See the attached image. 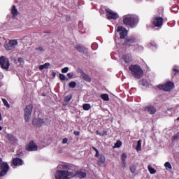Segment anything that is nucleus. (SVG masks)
Masks as SVG:
<instances>
[{
    "instance_id": "nucleus-1",
    "label": "nucleus",
    "mask_w": 179,
    "mask_h": 179,
    "mask_svg": "<svg viewBox=\"0 0 179 179\" xmlns=\"http://www.w3.org/2000/svg\"><path fill=\"white\" fill-rule=\"evenodd\" d=\"M59 169L62 171H57L55 173L56 179H69L73 177H78V178H85L87 174L86 172L76 171V166L69 164H63L59 165Z\"/></svg>"
},
{
    "instance_id": "nucleus-2",
    "label": "nucleus",
    "mask_w": 179,
    "mask_h": 179,
    "mask_svg": "<svg viewBox=\"0 0 179 179\" xmlns=\"http://www.w3.org/2000/svg\"><path fill=\"white\" fill-rule=\"evenodd\" d=\"M123 23L125 26H129L134 29L138 26L139 23V17L134 14H128L123 16Z\"/></svg>"
},
{
    "instance_id": "nucleus-3",
    "label": "nucleus",
    "mask_w": 179,
    "mask_h": 179,
    "mask_svg": "<svg viewBox=\"0 0 179 179\" xmlns=\"http://www.w3.org/2000/svg\"><path fill=\"white\" fill-rule=\"evenodd\" d=\"M132 76L136 79H141L143 76V70L138 64H131L129 68Z\"/></svg>"
},
{
    "instance_id": "nucleus-4",
    "label": "nucleus",
    "mask_w": 179,
    "mask_h": 179,
    "mask_svg": "<svg viewBox=\"0 0 179 179\" xmlns=\"http://www.w3.org/2000/svg\"><path fill=\"white\" fill-rule=\"evenodd\" d=\"M32 124L36 128H40V127H43V125H50V124H51V120L48 118H34L32 121Z\"/></svg>"
},
{
    "instance_id": "nucleus-5",
    "label": "nucleus",
    "mask_w": 179,
    "mask_h": 179,
    "mask_svg": "<svg viewBox=\"0 0 179 179\" xmlns=\"http://www.w3.org/2000/svg\"><path fill=\"white\" fill-rule=\"evenodd\" d=\"M0 177H5L9 171V164L8 162L2 161V158L0 157Z\"/></svg>"
},
{
    "instance_id": "nucleus-6",
    "label": "nucleus",
    "mask_w": 179,
    "mask_h": 179,
    "mask_svg": "<svg viewBox=\"0 0 179 179\" xmlns=\"http://www.w3.org/2000/svg\"><path fill=\"white\" fill-rule=\"evenodd\" d=\"M33 111V105H27L24 109V118L26 122H29L31 118V112Z\"/></svg>"
},
{
    "instance_id": "nucleus-7",
    "label": "nucleus",
    "mask_w": 179,
    "mask_h": 179,
    "mask_svg": "<svg viewBox=\"0 0 179 179\" xmlns=\"http://www.w3.org/2000/svg\"><path fill=\"white\" fill-rule=\"evenodd\" d=\"M0 66L2 69L8 71V69H9V66H10L9 59L5 56L0 57Z\"/></svg>"
},
{
    "instance_id": "nucleus-8",
    "label": "nucleus",
    "mask_w": 179,
    "mask_h": 179,
    "mask_svg": "<svg viewBox=\"0 0 179 179\" xmlns=\"http://www.w3.org/2000/svg\"><path fill=\"white\" fill-rule=\"evenodd\" d=\"M105 10L106 12V16H107L108 20H117V19L120 17V15H118V13L113 11V10L110 8H106Z\"/></svg>"
},
{
    "instance_id": "nucleus-9",
    "label": "nucleus",
    "mask_w": 179,
    "mask_h": 179,
    "mask_svg": "<svg viewBox=\"0 0 179 179\" xmlns=\"http://www.w3.org/2000/svg\"><path fill=\"white\" fill-rule=\"evenodd\" d=\"M138 41V40L136 39V38L135 36H128L123 45H125L126 47H131V46H135V45L136 44V42Z\"/></svg>"
},
{
    "instance_id": "nucleus-10",
    "label": "nucleus",
    "mask_w": 179,
    "mask_h": 179,
    "mask_svg": "<svg viewBox=\"0 0 179 179\" xmlns=\"http://www.w3.org/2000/svg\"><path fill=\"white\" fill-rule=\"evenodd\" d=\"M158 88L161 90H164V92H170V90H173V89H174V83L169 81L166 84L158 85Z\"/></svg>"
},
{
    "instance_id": "nucleus-11",
    "label": "nucleus",
    "mask_w": 179,
    "mask_h": 179,
    "mask_svg": "<svg viewBox=\"0 0 179 179\" xmlns=\"http://www.w3.org/2000/svg\"><path fill=\"white\" fill-rule=\"evenodd\" d=\"M17 45V40H10L9 42L5 45V48L6 51H10L11 50H13Z\"/></svg>"
},
{
    "instance_id": "nucleus-12",
    "label": "nucleus",
    "mask_w": 179,
    "mask_h": 179,
    "mask_svg": "<svg viewBox=\"0 0 179 179\" xmlns=\"http://www.w3.org/2000/svg\"><path fill=\"white\" fill-rule=\"evenodd\" d=\"M117 31L120 34V38H125L128 36V31L122 26L117 27Z\"/></svg>"
},
{
    "instance_id": "nucleus-13",
    "label": "nucleus",
    "mask_w": 179,
    "mask_h": 179,
    "mask_svg": "<svg viewBox=\"0 0 179 179\" xmlns=\"http://www.w3.org/2000/svg\"><path fill=\"white\" fill-rule=\"evenodd\" d=\"M163 20H164V19L162 17H154L152 23L155 27H162V26H163Z\"/></svg>"
},
{
    "instance_id": "nucleus-14",
    "label": "nucleus",
    "mask_w": 179,
    "mask_h": 179,
    "mask_svg": "<svg viewBox=\"0 0 179 179\" xmlns=\"http://www.w3.org/2000/svg\"><path fill=\"white\" fill-rule=\"evenodd\" d=\"M144 111H146L148 114L153 115V114H156V107L153 105H148L144 107Z\"/></svg>"
},
{
    "instance_id": "nucleus-15",
    "label": "nucleus",
    "mask_w": 179,
    "mask_h": 179,
    "mask_svg": "<svg viewBox=\"0 0 179 179\" xmlns=\"http://www.w3.org/2000/svg\"><path fill=\"white\" fill-rule=\"evenodd\" d=\"M37 149V145H36L33 141H30L29 145L26 147V150H28V152H35Z\"/></svg>"
},
{
    "instance_id": "nucleus-16",
    "label": "nucleus",
    "mask_w": 179,
    "mask_h": 179,
    "mask_svg": "<svg viewBox=\"0 0 179 179\" xmlns=\"http://www.w3.org/2000/svg\"><path fill=\"white\" fill-rule=\"evenodd\" d=\"M122 59L126 64H130V62H132V61H134V59L132 58V55L131 54L123 55Z\"/></svg>"
},
{
    "instance_id": "nucleus-17",
    "label": "nucleus",
    "mask_w": 179,
    "mask_h": 179,
    "mask_svg": "<svg viewBox=\"0 0 179 179\" xmlns=\"http://www.w3.org/2000/svg\"><path fill=\"white\" fill-rule=\"evenodd\" d=\"M75 48L77 51H78L79 52H81L82 54H87V52H86V48L80 45H76L75 46Z\"/></svg>"
},
{
    "instance_id": "nucleus-18",
    "label": "nucleus",
    "mask_w": 179,
    "mask_h": 179,
    "mask_svg": "<svg viewBox=\"0 0 179 179\" xmlns=\"http://www.w3.org/2000/svg\"><path fill=\"white\" fill-rule=\"evenodd\" d=\"M23 160L20 158H15L13 160V164L14 166H22L23 164Z\"/></svg>"
},
{
    "instance_id": "nucleus-19",
    "label": "nucleus",
    "mask_w": 179,
    "mask_h": 179,
    "mask_svg": "<svg viewBox=\"0 0 179 179\" xmlns=\"http://www.w3.org/2000/svg\"><path fill=\"white\" fill-rule=\"evenodd\" d=\"M7 138L9 141V142H10V143H12L13 145V143H16L17 142V138H16V137L10 134L7 135Z\"/></svg>"
},
{
    "instance_id": "nucleus-20",
    "label": "nucleus",
    "mask_w": 179,
    "mask_h": 179,
    "mask_svg": "<svg viewBox=\"0 0 179 179\" xmlns=\"http://www.w3.org/2000/svg\"><path fill=\"white\" fill-rule=\"evenodd\" d=\"M98 159L99 166H101V164H104V163H106V156H104V155L101 154Z\"/></svg>"
},
{
    "instance_id": "nucleus-21",
    "label": "nucleus",
    "mask_w": 179,
    "mask_h": 179,
    "mask_svg": "<svg viewBox=\"0 0 179 179\" xmlns=\"http://www.w3.org/2000/svg\"><path fill=\"white\" fill-rule=\"evenodd\" d=\"M179 73V67L178 66H174L172 69V76H176Z\"/></svg>"
},
{
    "instance_id": "nucleus-22",
    "label": "nucleus",
    "mask_w": 179,
    "mask_h": 179,
    "mask_svg": "<svg viewBox=\"0 0 179 179\" xmlns=\"http://www.w3.org/2000/svg\"><path fill=\"white\" fill-rule=\"evenodd\" d=\"M17 8H16V6H13L12 8H11V15L13 16V17H15V16H17Z\"/></svg>"
},
{
    "instance_id": "nucleus-23",
    "label": "nucleus",
    "mask_w": 179,
    "mask_h": 179,
    "mask_svg": "<svg viewBox=\"0 0 179 179\" xmlns=\"http://www.w3.org/2000/svg\"><path fill=\"white\" fill-rule=\"evenodd\" d=\"M49 66H51V64L45 63L43 65L39 66L40 71H43V69H48Z\"/></svg>"
},
{
    "instance_id": "nucleus-24",
    "label": "nucleus",
    "mask_w": 179,
    "mask_h": 179,
    "mask_svg": "<svg viewBox=\"0 0 179 179\" xmlns=\"http://www.w3.org/2000/svg\"><path fill=\"white\" fill-rule=\"evenodd\" d=\"M137 152L142 150V140H138L136 148Z\"/></svg>"
},
{
    "instance_id": "nucleus-25",
    "label": "nucleus",
    "mask_w": 179,
    "mask_h": 179,
    "mask_svg": "<svg viewBox=\"0 0 179 179\" xmlns=\"http://www.w3.org/2000/svg\"><path fill=\"white\" fill-rule=\"evenodd\" d=\"M101 99H102V100H104V101H109L110 100V97L108 96V94H101Z\"/></svg>"
},
{
    "instance_id": "nucleus-26",
    "label": "nucleus",
    "mask_w": 179,
    "mask_h": 179,
    "mask_svg": "<svg viewBox=\"0 0 179 179\" xmlns=\"http://www.w3.org/2000/svg\"><path fill=\"white\" fill-rule=\"evenodd\" d=\"M83 110H85V111H89V110L92 108V106L90 105V103H84L83 105Z\"/></svg>"
},
{
    "instance_id": "nucleus-27",
    "label": "nucleus",
    "mask_w": 179,
    "mask_h": 179,
    "mask_svg": "<svg viewBox=\"0 0 179 179\" xmlns=\"http://www.w3.org/2000/svg\"><path fill=\"white\" fill-rule=\"evenodd\" d=\"M148 171L150 174H156V169H155L153 167H152L151 165H148Z\"/></svg>"
},
{
    "instance_id": "nucleus-28",
    "label": "nucleus",
    "mask_w": 179,
    "mask_h": 179,
    "mask_svg": "<svg viewBox=\"0 0 179 179\" xmlns=\"http://www.w3.org/2000/svg\"><path fill=\"white\" fill-rule=\"evenodd\" d=\"M83 79L86 80V82H92V78L86 73L83 74Z\"/></svg>"
},
{
    "instance_id": "nucleus-29",
    "label": "nucleus",
    "mask_w": 179,
    "mask_h": 179,
    "mask_svg": "<svg viewBox=\"0 0 179 179\" xmlns=\"http://www.w3.org/2000/svg\"><path fill=\"white\" fill-rule=\"evenodd\" d=\"M140 85H142V86H145V87H148V86H149V83L146 80H141L140 81Z\"/></svg>"
},
{
    "instance_id": "nucleus-30",
    "label": "nucleus",
    "mask_w": 179,
    "mask_h": 179,
    "mask_svg": "<svg viewBox=\"0 0 179 179\" xmlns=\"http://www.w3.org/2000/svg\"><path fill=\"white\" fill-rule=\"evenodd\" d=\"M164 166L166 169V170H171L173 167L171 166V164L170 162H167L164 164Z\"/></svg>"
},
{
    "instance_id": "nucleus-31",
    "label": "nucleus",
    "mask_w": 179,
    "mask_h": 179,
    "mask_svg": "<svg viewBox=\"0 0 179 179\" xmlns=\"http://www.w3.org/2000/svg\"><path fill=\"white\" fill-rule=\"evenodd\" d=\"M70 100H72L71 94H69L64 97V101H66V103H69Z\"/></svg>"
},
{
    "instance_id": "nucleus-32",
    "label": "nucleus",
    "mask_w": 179,
    "mask_h": 179,
    "mask_svg": "<svg viewBox=\"0 0 179 179\" xmlns=\"http://www.w3.org/2000/svg\"><path fill=\"white\" fill-rule=\"evenodd\" d=\"M2 101L4 106L7 107V108H10V105L9 104V103H8V101L6 99L2 98Z\"/></svg>"
},
{
    "instance_id": "nucleus-33",
    "label": "nucleus",
    "mask_w": 179,
    "mask_h": 179,
    "mask_svg": "<svg viewBox=\"0 0 179 179\" xmlns=\"http://www.w3.org/2000/svg\"><path fill=\"white\" fill-rule=\"evenodd\" d=\"M92 149L96 152L95 157H97L99 159V157H100V152H99V150H97V148H96L95 147H92Z\"/></svg>"
},
{
    "instance_id": "nucleus-34",
    "label": "nucleus",
    "mask_w": 179,
    "mask_h": 179,
    "mask_svg": "<svg viewBox=\"0 0 179 179\" xmlns=\"http://www.w3.org/2000/svg\"><path fill=\"white\" fill-rule=\"evenodd\" d=\"M126 160H127V154L123 153L122 155V164H125Z\"/></svg>"
},
{
    "instance_id": "nucleus-35",
    "label": "nucleus",
    "mask_w": 179,
    "mask_h": 179,
    "mask_svg": "<svg viewBox=\"0 0 179 179\" xmlns=\"http://www.w3.org/2000/svg\"><path fill=\"white\" fill-rule=\"evenodd\" d=\"M129 169H130L131 173H132L133 174H134V173H136V166L135 165H131Z\"/></svg>"
},
{
    "instance_id": "nucleus-36",
    "label": "nucleus",
    "mask_w": 179,
    "mask_h": 179,
    "mask_svg": "<svg viewBox=\"0 0 179 179\" xmlns=\"http://www.w3.org/2000/svg\"><path fill=\"white\" fill-rule=\"evenodd\" d=\"M134 48H136V50H137V51H142V50H143V46L139 45L138 44L134 45Z\"/></svg>"
},
{
    "instance_id": "nucleus-37",
    "label": "nucleus",
    "mask_w": 179,
    "mask_h": 179,
    "mask_svg": "<svg viewBox=\"0 0 179 179\" xmlns=\"http://www.w3.org/2000/svg\"><path fill=\"white\" fill-rule=\"evenodd\" d=\"M69 87H71V89H75V87H76V82H71L69 85Z\"/></svg>"
},
{
    "instance_id": "nucleus-38",
    "label": "nucleus",
    "mask_w": 179,
    "mask_h": 179,
    "mask_svg": "<svg viewBox=\"0 0 179 179\" xmlns=\"http://www.w3.org/2000/svg\"><path fill=\"white\" fill-rule=\"evenodd\" d=\"M150 45H151L152 48H157V44H156V43L153 41H151V42L150 43Z\"/></svg>"
},
{
    "instance_id": "nucleus-39",
    "label": "nucleus",
    "mask_w": 179,
    "mask_h": 179,
    "mask_svg": "<svg viewBox=\"0 0 179 179\" xmlns=\"http://www.w3.org/2000/svg\"><path fill=\"white\" fill-rule=\"evenodd\" d=\"M91 47L92 50H94V51H95V50H97V48H99V45L96 43H92Z\"/></svg>"
},
{
    "instance_id": "nucleus-40",
    "label": "nucleus",
    "mask_w": 179,
    "mask_h": 179,
    "mask_svg": "<svg viewBox=\"0 0 179 179\" xmlns=\"http://www.w3.org/2000/svg\"><path fill=\"white\" fill-rule=\"evenodd\" d=\"M59 79L61 80H66V76L64 74H59Z\"/></svg>"
},
{
    "instance_id": "nucleus-41",
    "label": "nucleus",
    "mask_w": 179,
    "mask_h": 179,
    "mask_svg": "<svg viewBox=\"0 0 179 179\" xmlns=\"http://www.w3.org/2000/svg\"><path fill=\"white\" fill-rule=\"evenodd\" d=\"M69 71V67H64L62 69V73H66Z\"/></svg>"
},
{
    "instance_id": "nucleus-42",
    "label": "nucleus",
    "mask_w": 179,
    "mask_h": 179,
    "mask_svg": "<svg viewBox=\"0 0 179 179\" xmlns=\"http://www.w3.org/2000/svg\"><path fill=\"white\" fill-rule=\"evenodd\" d=\"M121 145H122V143L120 141H117L115 144V148H120Z\"/></svg>"
},
{
    "instance_id": "nucleus-43",
    "label": "nucleus",
    "mask_w": 179,
    "mask_h": 179,
    "mask_svg": "<svg viewBox=\"0 0 179 179\" xmlns=\"http://www.w3.org/2000/svg\"><path fill=\"white\" fill-rule=\"evenodd\" d=\"M36 51L43 52V51H44V48H43V47L40 46V47H38V48H36Z\"/></svg>"
},
{
    "instance_id": "nucleus-44",
    "label": "nucleus",
    "mask_w": 179,
    "mask_h": 179,
    "mask_svg": "<svg viewBox=\"0 0 179 179\" xmlns=\"http://www.w3.org/2000/svg\"><path fill=\"white\" fill-rule=\"evenodd\" d=\"M67 76L69 79H72V78L73 77V74L71 73H67Z\"/></svg>"
},
{
    "instance_id": "nucleus-45",
    "label": "nucleus",
    "mask_w": 179,
    "mask_h": 179,
    "mask_svg": "<svg viewBox=\"0 0 179 179\" xmlns=\"http://www.w3.org/2000/svg\"><path fill=\"white\" fill-rule=\"evenodd\" d=\"M62 143H63V144L68 143V138H64L62 140Z\"/></svg>"
},
{
    "instance_id": "nucleus-46",
    "label": "nucleus",
    "mask_w": 179,
    "mask_h": 179,
    "mask_svg": "<svg viewBox=\"0 0 179 179\" xmlns=\"http://www.w3.org/2000/svg\"><path fill=\"white\" fill-rule=\"evenodd\" d=\"M74 135H76V136H79V135H80V132H79L78 131H74Z\"/></svg>"
},
{
    "instance_id": "nucleus-47",
    "label": "nucleus",
    "mask_w": 179,
    "mask_h": 179,
    "mask_svg": "<svg viewBox=\"0 0 179 179\" xmlns=\"http://www.w3.org/2000/svg\"><path fill=\"white\" fill-rule=\"evenodd\" d=\"M172 10H173V12H177V11L178 10V7H173V8H172Z\"/></svg>"
},
{
    "instance_id": "nucleus-48",
    "label": "nucleus",
    "mask_w": 179,
    "mask_h": 179,
    "mask_svg": "<svg viewBox=\"0 0 179 179\" xmlns=\"http://www.w3.org/2000/svg\"><path fill=\"white\" fill-rule=\"evenodd\" d=\"M3 79V73L0 72V80H2Z\"/></svg>"
},
{
    "instance_id": "nucleus-49",
    "label": "nucleus",
    "mask_w": 179,
    "mask_h": 179,
    "mask_svg": "<svg viewBox=\"0 0 179 179\" xmlns=\"http://www.w3.org/2000/svg\"><path fill=\"white\" fill-rule=\"evenodd\" d=\"M17 61H18V62H23V58H22V57H19L18 59H17Z\"/></svg>"
},
{
    "instance_id": "nucleus-50",
    "label": "nucleus",
    "mask_w": 179,
    "mask_h": 179,
    "mask_svg": "<svg viewBox=\"0 0 179 179\" xmlns=\"http://www.w3.org/2000/svg\"><path fill=\"white\" fill-rule=\"evenodd\" d=\"M78 26H79V29H80V30H82V27L83 26V24L82 22H80Z\"/></svg>"
},
{
    "instance_id": "nucleus-51",
    "label": "nucleus",
    "mask_w": 179,
    "mask_h": 179,
    "mask_svg": "<svg viewBox=\"0 0 179 179\" xmlns=\"http://www.w3.org/2000/svg\"><path fill=\"white\" fill-rule=\"evenodd\" d=\"M122 167L125 169L127 167V163L124 161V164H122Z\"/></svg>"
},
{
    "instance_id": "nucleus-52",
    "label": "nucleus",
    "mask_w": 179,
    "mask_h": 179,
    "mask_svg": "<svg viewBox=\"0 0 179 179\" xmlns=\"http://www.w3.org/2000/svg\"><path fill=\"white\" fill-rule=\"evenodd\" d=\"M111 57L113 59H117V57H115V56L113 55V54H111Z\"/></svg>"
},
{
    "instance_id": "nucleus-53",
    "label": "nucleus",
    "mask_w": 179,
    "mask_h": 179,
    "mask_svg": "<svg viewBox=\"0 0 179 179\" xmlns=\"http://www.w3.org/2000/svg\"><path fill=\"white\" fill-rule=\"evenodd\" d=\"M0 121H2V115L0 113Z\"/></svg>"
},
{
    "instance_id": "nucleus-54",
    "label": "nucleus",
    "mask_w": 179,
    "mask_h": 179,
    "mask_svg": "<svg viewBox=\"0 0 179 179\" xmlns=\"http://www.w3.org/2000/svg\"><path fill=\"white\" fill-rule=\"evenodd\" d=\"M173 138H174V139H177V138H178L177 135H175Z\"/></svg>"
},
{
    "instance_id": "nucleus-55",
    "label": "nucleus",
    "mask_w": 179,
    "mask_h": 179,
    "mask_svg": "<svg viewBox=\"0 0 179 179\" xmlns=\"http://www.w3.org/2000/svg\"><path fill=\"white\" fill-rule=\"evenodd\" d=\"M0 131H2V126H0Z\"/></svg>"
},
{
    "instance_id": "nucleus-56",
    "label": "nucleus",
    "mask_w": 179,
    "mask_h": 179,
    "mask_svg": "<svg viewBox=\"0 0 179 179\" xmlns=\"http://www.w3.org/2000/svg\"><path fill=\"white\" fill-rule=\"evenodd\" d=\"M80 33H85V31H80Z\"/></svg>"
},
{
    "instance_id": "nucleus-57",
    "label": "nucleus",
    "mask_w": 179,
    "mask_h": 179,
    "mask_svg": "<svg viewBox=\"0 0 179 179\" xmlns=\"http://www.w3.org/2000/svg\"><path fill=\"white\" fill-rule=\"evenodd\" d=\"M96 134H99V131H96Z\"/></svg>"
},
{
    "instance_id": "nucleus-58",
    "label": "nucleus",
    "mask_w": 179,
    "mask_h": 179,
    "mask_svg": "<svg viewBox=\"0 0 179 179\" xmlns=\"http://www.w3.org/2000/svg\"><path fill=\"white\" fill-rule=\"evenodd\" d=\"M8 17H10V15H8Z\"/></svg>"
},
{
    "instance_id": "nucleus-59",
    "label": "nucleus",
    "mask_w": 179,
    "mask_h": 179,
    "mask_svg": "<svg viewBox=\"0 0 179 179\" xmlns=\"http://www.w3.org/2000/svg\"><path fill=\"white\" fill-rule=\"evenodd\" d=\"M145 1H149V0H145Z\"/></svg>"
}]
</instances>
